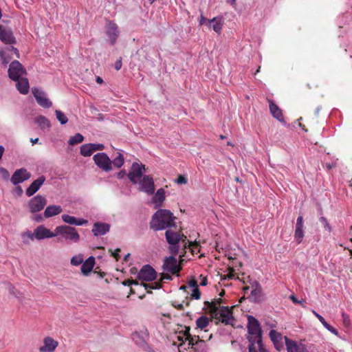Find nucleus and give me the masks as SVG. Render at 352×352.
<instances>
[{
    "instance_id": "nucleus-4",
    "label": "nucleus",
    "mask_w": 352,
    "mask_h": 352,
    "mask_svg": "<svg viewBox=\"0 0 352 352\" xmlns=\"http://www.w3.org/2000/svg\"><path fill=\"white\" fill-rule=\"evenodd\" d=\"M167 242L170 245L182 243L183 248H186L187 237L181 232H176L171 230H167L165 233Z\"/></svg>"
},
{
    "instance_id": "nucleus-16",
    "label": "nucleus",
    "mask_w": 352,
    "mask_h": 352,
    "mask_svg": "<svg viewBox=\"0 0 352 352\" xmlns=\"http://www.w3.org/2000/svg\"><path fill=\"white\" fill-rule=\"evenodd\" d=\"M0 40L7 45H12L16 43L12 30L2 25H0Z\"/></svg>"
},
{
    "instance_id": "nucleus-22",
    "label": "nucleus",
    "mask_w": 352,
    "mask_h": 352,
    "mask_svg": "<svg viewBox=\"0 0 352 352\" xmlns=\"http://www.w3.org/2000/svg\"><path fill=\"white\" fill-rule=\"evenodd\" d=\"M175 219L170 210L160 209L153 215L151 220H175Z\"/></svg>"
},
{
    "instance_id": "nucleus-42",
    "label": "nucleus",
    "mask_w": 352,
    "mask_h": 352,
    "mask_svg": "<svg viewBox=\"0 0 352 352\" xmlns=\"http://www.w3.org/2000/svg\"><path fill=\"white\" fill-rule=\"evenodd\" d=\"M83 262V257L82 255H76L72 258L71 264L75 266H78L82 264Z\"/></svg>"
},
{
    "instance_id": "nucleus-19",
    "label": "nucleus",
    "mask_w": 352,
    "mask_h": 352,
    "mask_svg": "<svg viewBox=\"0 0 352 352\" xmlns=\"http://www.w3.org/2000/svg\"><path fill=\"white\" fill-rule=\"evenodd\" d=\"M110 229V225L102 221H96L93 226L91 232L95 236L106 234Z\"/></svg>"
},
{
    "instance_id": "nucleus-45",
    "label": "nucleus",
    "mask_w": 352,
    "mask_h": 352,
    "mask_svg": "<svg viewBox=\"0 0 352 352\" xmlns=\"http://www.w3.org/2000/svg\"><path fill=\"white\" fill-rule=\"evenodd\" d=\"M192 298L198 300L201 298V292L199 287H196L192 289V292L191 294Z\"/></svg>"
},
{
    "instance_id": "nucleus-6",
    "label": "nucleus",
    "mask_w": 352,
    "mask_h": 352,
    "mask_svg": "<svg viewBox=\"0 0 352 352\" xmlns=\"http://www.w3.org/2000/svg\"><path fill=\"white\" fill-rule=\"evenodd\" d=\"M143 170H146L144 165L133 162L131 166V169L128 174L129 180L133 184H137L138 181L142 177Z\"/></svg>"
},
{
    "instance_id": "nucleus-18",
    "label": "nucleus",
    "mask_w": 352,
    "mask_h": 352,
    "mask_svg": "<svg viewBox=\"0 0 352 352\" xmlns=\"http://www.w3.org/2000/svg\"><path fill=\"white\" fill-rule=\"evenodd\" d=\"M58 345V341L47 336L43 339V345L38 348V351L39 352H54Z\"/></svg>"
},
{
    "instance_id": "nucleus-50",
    "label": "nucleus",
    "mask_w": 352,
    "mask_h": 352,
    "mask_svg": "<svg viewBox=\"0 0 352 352\" xmlns=\"http://www.w3.org/2000/svg\"><path fill=\"white\" fill-rule=\"evenodd\" d=\"M91 144L93 146L92 149H93L94 152H95L96 151H102L104 148V146L102 144L91 143Z\"/></svg>"
},
{
    "instance_id": "nucleus-64",
    "label": "nucleus",
    "mask_w": 352,
    "mask_h": 352,
    "mask_svg": "<svg viewBox=\"0 0 352 352\" xmlns=\"http://www.w3.org/2000/svg\"><path fill=\"white\" fill-rule=\"evenodd\" d=\"M67 222L70 224H74L76 226H82L84 223H87V221H67Z\"/></svg>"
},
{
    "instance_id": "nucleus-5",
    "label": "nucleus",
    "mask_w": 352,
    "mask_h": 352,
    "mask_svg": "<svg viewBox=\"0 0 352 352\" xmlns=\"http://www.w3.org/2000/svg\"><path fill=\"white\" fill-rule=\"evenodd\" d=\"M25 73V69L18 60H14L10 63L8 69V76L12 80H19Z\"/></svg>"
},
{
    "instance_id": "nucleus-26",
    "label": "nucleus",
    "mask_w": 352,
    "mask_h": 352,
    "mask_svg": "<svg viewBox=\"0 0 352 352\" xmlns=\"http://www.w3.org/2000/svg\"><path fill=\"white\" fill-rule=\"evenodd\" d=\"M270 337L274 343L275 348L277 349V351H280L283 348V345L281 344V334L275 330H271L270 332Z\"/></svg>"
},
{
    "instance_id": "nucleus-47",
    "label": "nucleus",
    "mask_w": 352,
    "mask_h": 352,
    "mask_svg": "<svg viewBox=\"0 0 352 352\" xmlns=\"http://www.w3.org/2000/svg\"><path fill=\"white\" fill-rule=\"evenodd\" d=\"M109 251L111 252V256H113L117 261H119L120 258L119 255V252H120V248L116 249L114 252H113L111 249H109Z\"/></svg>"
},
{
    "instance_id": "nucleus-57",
    "label": "nucleus",
    "mask_w": 352,
    "mask_h": 352,
    "mask_svg": "<svg viewBox=\"0 0 352 352\" xmlns=\"http://www.w3.org/2000/svg\"><path fill=\"white\" fill-rule=\"evenodd\" d=\"M206 22L208 23V20L203 14H201L199 21V25L201 26L204 24H205Z\"/></svg>"
},
{
    "instance_id": "nucleus-2",
    "label": "nucleus",
    "mask_w": 352,
    "mask_h": 352,
    "mask_svg": "<svg viewBox=\"0 0 352 352\" xmlns=\"http://www.w3.org/2000/svg\"><path fill=\"white\" fill-rule=\"evenodd\" d=\"M55 232L57 235L62 236L66 241H69L72 243H77L80 239V236L77 230L69 226H58L55 229Z\"/></svg>"
},
{
    "instance_id": "nucleus-40",
    "label": "nucleus",
    "mask_w": 352,
    "mask_h": 352,
    "mask_svg": "<svg viewBox=\"0 0 352 352\" xmlns=\"http://www.w3.org/2000/svg\"><path fill=\"white\" fill-rule=\"evenodd\" d=\"M55 113L56 116V118L60 122L61 124H65L67 122V118L61 111L56 110Z\"/></svg>"
},
{
    "instance_id": "nucleus-13",
    "label": "nucleus",
    "mask_w": 352,
    "mask_h": 352,
    "mask_svg": "<svg viewBox=\"0 0 352 352\" xmlns=\"http://www.w3.org/2000/svg\"><path fill=\"white\" fill-rule=\"evenodd\" d=\"M140 189L148 195L153 194L155 185L153 177L149 175H144L140 182Z\"/></svg>"
},
{
    "instance_id": "nucleus-34",
    "label": "nucleus",
    "mask_w": 352,
    "mask_h": 352,
    "mask_svg": "<svg viewBox=\"0 0 352 352\" xmlns=\"http://www.w3.org/2000/svg\"><path fill=\"white\" fill-rule=\"evenodd\" d=\"M92 148L93 146L91 143L83 144L80 146V154L84 157H89L94 153Z\"/></svg>"
},
{
    "instance_id": "nucleus-62",
    "label": "nucleus",
    "mask_w": 352,
    "mask_h": 352,
    "mask_svg": "<svg viewBox=\"0 0 352 352\" xmlns=\"http://www.w3.org/2000/svg\"><path fill=\"white\" fill-rule=\"evenodd\" d=\"M342 317H343V322L344 323L345 325H349V318L347 315H346L345 314H342Z\"/></svg>"
},
{
    "instance_id": "nucleus-7",
    "label": "nucleus",
    "mask_w": 352,
    "mask_h": 352,
    "mask_svg": "<svg viewBox=\"0 0 352 352\" xmlns=\"http://www.w3.org/2000/svg\"><path fill=\"white\" fill-rule=\"evenodd\" d=\"M216 314H218L217 318H215L218 320L216 324H218L219 322H221L225 324H232V322L234 320L232 316V312L230 309L228 307H222L220 311H217Z\"/></svg>"
},
{
    "instance_id": "nucleus-31",
    "label": "nucleus",
    "mask_w": 352,
    "mask_h": 352,
    "mask_svg": "<svg viewBox=\"0 0 352 352\" xmlns=\"http://www.w3.org/2000/svg\"><path fill=\"white\" fill-rule=\"evenodd\" d=\"M304 236V230H303V224L302 221H297L296 224V230L294 237L298 243H300L302 241V239Z\"/></svg>"
},
{
    "instance_id": "nucleus-63",
    "label": "nucleus",
    "mask_w": 352,
    "mask_h": 352,
    "mask_svg": "<svg viewBox=\"0 0 352 352\" xmlns=\"http://www.w3.org/2000/svg\"><path fill=\"white\" fill-rule=\"evenodd\" d=\"M312 312L313 314L316 316V318L320 321V322H323V320H324V318L321 316L319 314H318L316 311L314 310H312Z\"/></svg>"
},
{
    "instance_id": "nucleus-38",
    "label": "nucleus",
    "mask_w": 352,
    "mask_h": 352,
    "mask_svg": "<svg viewBox=\"0 0 352 352\" xmlns=\"http://www.w3.org/2000/svg\"><path fill=\"white\" fill-rule=\"evenodd\" d=\"M118 155L111 161L112 164L116 168H120L124 162V157L120 152L117 153Z\"/></svg>"
},
{
    "instance_id": "nucleus-1",
    "label": "nucleus",
    "mask_w": 352,
    "mask_h": 352,
    "mask_svg": "<svg viewBox=\"0 0 352 352\" xmlns=\"http://www.w3.org/2000/svg\"><path fill=\"white\" fill-rule=\"evenodd\" d=\"M249 352H267L262 343V330L258 321L252 316H248Z\"/></svg>"
},
{
    "instance_id": "nucleus-27",
    "label": "nucleus",
    "mask_w": 352,
    "mask_h": 352,
    "mask_svg": "<svg viewBox=\"0 0 352 352\" xmlns=\"http://www.w3.org/2000/svg\"><path fill=\"white\" fill-rule=\"evenodd\" d=\"M16 81L17 82L16 85L19 91L22 94H27L30 88L28 78L20 77Z\"/></svg>"
},
{
    "instance_id": "nucleus-33",
    "label": "nucleus",
    "mask_w": 352,
    "mask_h": 352,
    "mask_svg": "<svg viewBox=\"0 0 352 352\" xmlns=\"http://www.w3.org/2000/svg\"><path fill=\"white\" fill-rule=\"evenodd\" d=\"M304 349L303 346H298L295 341L287 338V352H303Z\"/></svg>"
},
{
    "instance_id": "nucleus-41",
    "label": "nucleus",
    "mask_w": 352,
    "mask_h": 352,
    "mask_svg": "<svg viewBox=\"0 0 352 352\" xmlns=\"http://www.w3.org/2000/svg\"><path fill=\"white\" fill-rule=\"evenodd\" d=\"M21 236L24 243H28V239L33 241L35 238L34 232H32L30 231L23 232Z\"/></svg>"
},
{
    "instance_id": "nucleus-12",
    "label": "nucleus",
    "mask_w": 352,
    "mask_h": 352,
    "mask_svg": "<svg viewBox=\"0 0 352 352\" xmlns=\"http://www.w3.org/2000/svg\"><path fill=\"white\" fill-rule=\"evenodd\" d=\"M31 177V173L24 168L15 170L11 177L10 181L14 185L22 183Z\"/></svg>"
},
{
    "instance_id": "nucleus-21",
    "label": "nucleus",
    "mask_w": 352,
    "mask_h": 352,
    "mask_svg": "<svg viewBox=\"0 0 352 352\" xmlns=\"http://www.w3.org/2000/svg\"><path fill=\"white\" fill-rule=\"evenodd\" d=\"M35 239L41 240L56 236V232H52L49 229L41 226L34 230Z\"/></svg>"
},
{
    "instance_id": "nucleus-8",
    "label": "nucleus",
    "mask_w": 352,
    "mask_h": 352,
    "mask_svg": "<svg viewBox=\"0 0 352 352\" xmlns=\"http://www.w3.org/2000/svg\"><path fill=\"white\" fill-rule=\"evenodd\" d=\"M138 277L141 280L152 281L156 279L157 272L151 265H145L138 272Z\"/></svg>"
},
{
    "instance_id": "nucleus-10",
    "label": "nucleus",
    "mask_w": 352,
    "mask_h": 352,
    "mask_svg": "<svg viewBox=\"0 0 352 352\" xmlns=\"http://www.w3.org/2000/svg\"><path fill=\"white\" fill-rule=\"evenodd\" d=\"M162 267L164 271L169 272L172 274H177L182 269L178 265L177 260L174 256L166 257Z\"/></svg>"
},
{
    "instance_id": "nucleus-23",
    "label": "nucleus",
    "mask_w": 352,
    "mask_h": 352,
    "mask_svg": "<svg viewBox=\"0 0 352 352\" xmlns=\"http://www.w3.org/2000/svg\"><path fill=\"white\" fill-rule=\"evenodd\" d=\"M222 302L221 298L214 299L212 302L205 301L204 305L210 309V313L213 318H217L218 314H216L219 310V307Z\"/></svg>"
},
{
    "instance_id": "nucleus-14",
    "label": "nucleus",
    "mask_w": 352,
    "mask_h": 352,
    "mask_svg": "<svg viewBox=\"0 0 352 352\" xmlns=\"http://www.w3.org/2000/svg\"><path fill=\"white\" fill-rule=\"evenodd\" d=\"M12 53L16 54V58H19V50L12 45L0 50V58L3 65H7L10 61Z\"/></svg>"
},
{
    "instance_id": "nucleus-51",
    "label": "nucleus",
    "mask_w": 352,
    "mask_h": 352,
    "mask_svg": "<svg viewBox=\"0 0 352 352\" xmlns=\"http://www.w3.org/2000/svg\"><path fill=\"white\" fill-rule=\"evenodd\" d=\"M228 271H229L228 274L224 276L223 279H226V278L232 279L234 278V268L229 267Z\"/></svg>"
},
{
    "instance_id": "nucleus-61",
    "label": "nucleus",
    "mask_w": 352,
    "mask_h": 352,
    "mask_svg": "<svg viewBox=\"0 0 352 352\" xmlns=\"http://www.w3.org/2000/svg\"><path fill=\"white\" fill-rule=\"evenodd\" d=\"M126 175V173L124 170H122L121 171H120L118 174H117V177L119 179H122L124 178L125 176Z\"/></svg>"
},
{
    "instance_id": "nucleus-44",
    "label": "nucleus",
    "mask_w": 352,
    "mask_h": 352,
    "mask_svg": "<svg viewBox=\"0 0 352 352\" xmlns=\"http://www.w3.org/2000/svg\"><path fill=\"white\" fill-rule=\"evenodd\" d=\"M185 340L188 341V345L193 346L194 345L197 344L199 341H201L199 340V336H190L189 338H186Z\"/></svg>"
},
{
    "instance_id": "nucleus-36",
    "label": "nucleus",
    "mask_w": 352,
    "mask_h": 352,
    "mask_svg": "<svg viewBox=\"0 0 352 352\" xmlns=\"http://www.w3.org/2000/svg\"><path fill=\"white\" fill-rule=\"evenodd\" d=\"M36 122L41 129H49L50 127V121L44 116L38 117Z\"/></svg>"
},
{
    "instance_id": "nucleus-9",
    "label": "nucleus",
    "mask_w": 352,
    "mask_h": 352,
    "mask_svg": "<svg viewBox=\"0 0 352 352\" xmlns=\"http://www.w3.org/2000/svg\"><path fill=\"white\" fill-rule=\"evenodd\" d=\"M105 32L109 38L111 45H113L116 43L120 34L118 25L113 21H107L106 24Z\"/></svg>"
},
{
    "instance_id": "nucleus-35",
    "label": "nucleus",
    "mask_w": 352,
    "mask_h": 352,
    "mask_svg": "<svg viewBox=\"0 0 352 352\" xmlns=\"http://www.w3.org/2000/svg\"><path fill=\"white\" fill-rule=\"evenodd\" d=\"M140 287L143 286L148 293H151V289H157L162 287V283L160 281L152 283H144L139 285Z\"/></svg>"
},
{
    "instance_id": "nucleus-48",
    "label": "nucleus",
    "mask_w": 352,
    "mask_h": 352,
    "mask_svg": "<svg viewBox=\"0 0 352 352\" xmlns=\"http://www.w3.org/2000/svg\"><path fill=\"white\" fill-rule=\"evenodd\" d=\"M122 283L124 285H128V286H131L132 285H137V286L139 285V283L136 280L128 279V280H124Z\"/></svg>"
},
{
    "instance_id": "nucleus-25",
    "label": "nucleus",
    "mask_w": 352,
    "mask_h": 352,
    "mask_svg": "<svg viewBox=\"0 0 352 352\" xmlns=\"http://www.w3.org/2000/svg\"><path fill=\"white\" fill-rule=\"evenodd\" d=\"M175 225V221H151L150 228L155 231L162 230Z\"/></svg>"
},
{
    "instance_id": "nucleus-53",
    "label": "nucleus",
    "mask_w": 352,
    "mask_h": 352,
    "mask_svg": "<svg viewBox=\"0 0 352 352\" xmlns=\"http://www.w3.org/2000/svg\"><path fill=\"white\" fill-rule=\"evenodd\" d=\"M188 247L190 248L192 254H194V252L197 250L199 252V244L197 243H190V244H188Z\"/></svg>"
},
{
    "instance_id": "nucleus-32",
    "label": "nucleus",
    "mask_w": 352,
    "mask_h": 352,
    "mask_svg": "<svg viewBox=\"0 0 352 352\" xmlns=\"http://www.w3.org/2000/svg\"><path fill=\"white\" fill-rule=\"evenodd\" d=\"M165 199V190L164 188H160L153 197V201L156 206H160Z\"/></svg>"
},
{
    "instance_id": "nucleus-39",
    "label": "nucleus",
    "mask_w": 352,
    "mask_h": 352,
    "mask_svg": "<svg viewBox=\"0 0 352 352\" xmlns=\"http://www.w3.org/2000/svg\"><path fill=\"white\" fill-rule=\"evenodd\" d=\"M84 140V137L80 133H76L69 140V144L75 145L81 143Z\"/></svg>"
},
{
    "instance_id": "nucleus-15",
    "label": "nucleus",
    "mask_w": 352,
    "mask_h": 352,
    "mask_svg": "<svg viewBox=\"0 0 352 352\" xmlns=\"http://www.w3.org/2000/svg\"><path fill=\"white\" fill-rule=\"evenodd\" d=\"M32 94L36 98L37 103L44 107L49 108L52 106V103L46 98L45 93L36 87H33L32 89Z\"/></svg>"
},
{
    "instance_id": "nucleus-43",
    "label": "nucleus",
    "mask_w": 352,
    "mask_h": 352,
    "mask_svg": "<svg viewBox=\"0 0 352 352\" xmlns=\"http://www.w3.org/2000/svg\"><path fill=\"white\" fill-rule=\"evenodd\" d=\"M181 245L182 246V243H175V245H170V253L173 255H177L179 252V250Z\"/></svg>"
},
{
    "instance_id": "nucleus-3",
    "label": "nucleus",
    "mask_w": 352,
    "mask_h": 352,
    "mask_svg": "<svg viewBox=\"0 0 352 352\" xmlns=\"http://www.w3.org/2000/svg\"><path fill=\"white\" fill-rule=\"evenodd\" d=\"M93 160L98 167L102 170L107 172L112 169L111 160L106 153H98L94 155Z\"/></svg>"
},
{
    "instance_id": "nucleus-29",
    "label": "nucleus",
    "mask_w": 352,
    "mask_h": 352,
    "mask_svg": "<svg viewBox=\"0 0 352 352\" xmlns=\"http://www.w3.org/2000/svg\"><path fill=\"white\" fill-rule=\"evenodd\" d=\"M62 208L60 206L51 205L46 208L44 215L46 218H50L61 213Z\"/></svg>"
},
{
    "instance_id": "nucleus-52",
    "label": "nucleus",
    "mask_w": 352,
    "mask_h": 352,
    "mask_svg": "<svg viewBox=\"0 0 352 352\" xmlns=\"http://www.w3.org/2000/svg\"><path fill=\"white\" fill-rule=\"evenodd\" d=\"M187 182L188 180L186 177L182 175H179L177 179V183L179 184H187Z\"/></svg>"
},
{
    "instance_id": "nucleus-24",
    "label": "nucleus",
    "mask_w": 352,
    "mask_h": 352,
    "mask_svg": "<svg viewBox=\"0 0 352 352\" xmlns=\"http://www.w3.org/2000/svg\"><path fill=\"white\" fill-rule=\"evenodd\" d=\"M95 265V258L94 256H90L85 261L82 262L81 266V272L82 273L87 276L93 270Z\"/></svg>"
},
{
    "instance_id": "nucleus-59",
    "label": "nucleus",
    "mask_w": 352,
    "mask_h": 352,
    "mask_svg": "<svg viewBox=\"0 0 352 352\" xmlns=\"http://www.w3.org/2000/svg\"><path fill=\"white\" fill-rule=\"evenodd\" d=\"M122 60H121V58L118 60L116 63H115V69L118 71L121 69L122 67Z\"/></svg>"
},
{
    "instance_id": "nucleus-28",
    "label": "nucleus",
    "mask_w": 352,
    "mask_h": 352,
    "mask_svg": "<svg viewBox=\"0 0 352 352\" xmlns=\"http://www.w3.org/2000/svg\"><path fill=\"white\" fill-rule=\"evenodd\" d=\"M212 23H214L212 25L213 30L218 34H220L223 25L222 17H214L212 19H208V25L210 27Z\"/></svg>"
},
{
    "instance_id": "nucleus-11",
    "label": "nucleus",
    "mask_w": 352,
    "mask_h": 352,
    "mask_svg": "<svg viewBox=\"0 0 352 352\" xmlns=\"http://www.w3.org/2000/svg\"><path fill=\"white\" fill-rule=\"evenodd\" d=\"M46 199L41 195H36L29 201V208L31 212H39L46 205Z\"/></svg>"
},
{
    "instance_id": "nucleus-30",
    "label": "nucleus",
    "mask_w": 352,
    "mask_h": 352,
    "mask_svg": "<svg viewBox=\"0 0 352 352\" xmlns=\"http://www.w3.org/2000/svg\"><path fill=\"white\" fill-rule=\"evenodd\" d=\"M270 110L272 115L280 122L284 121V118L281 109L274 102H270Z\"/></svg>"
},
{
    "instance_id": "nucleus-60",
    "label": "nucleus",
    "mask_w": 352,
    "mask_h": 352,
    "mask_svg": "<svg viewBox=\"0 0 352 352\" xmlns=\"http://www.w3.org/2000/svg\"><path fill=\"white\" fill-rule=\"evenodd\" d=\"M289 298L293 301L294 303L295 304H302V302L301 300H298L296 297L292 294L289 296Z\"/></svg>"
},
{
    "instance_id": "nucleus-56",
    "label": "nucleus",
    "mask_w": 352,
    "mask_h": 352,
    "mask_svg": "<svg viewBox=\"0 0 352 352\" xmlns=\"http://www.w3.org/2000/svg\"><path fill=\"white\" fill-rule=\"evenodd\" d=\"M172 305L178 310H183L184 309V305L183 303H178L177 302H173Z\"/></svg>"
},
{
    "instance_id": "nucleus-55",
    "label": "nucleus",
    "mask_w": 352,
    "mask_h": 352,
    "mask_svg": "<svg viewBox=\"0 0 352 352\" xmlns=\"http://www.w3.org/2000/svg\"><path fill=\"white\" fill-rule=\"evenodd\" d=\"M62 220H84L83 219H76L74 217L69 216L68 214H63L62 216Z\"/></svg>"
},
{
    "instance_id": "nucleus-49",
    "label": "nucleus",
    "mask_w": 352,
    "mask_h": 352,
    "mask_svg": "<svg viewBox=\"0 0 352 352\" xmlns=\"http://www.w3.org/2000/svg\"><path fill=\"white\" fill-rule=\"evenodd\" d=\"M190 327H185V330L184 331H180L179 332V334H183L184 335V337L186 338H189L191 336L190 333Z\"/></svg>"
},
{
    "instance_id": "nucleus-46",
    "label": "nucleus",
    "mask_w": 352,
    "mask_h": 352,
    "mask_svg": "<svg viewBox=\"0 0 352 352\" xmlns=\"http://www.w3.org/2000/svg\"><path fill=\"white\" fill-rule=\"evenodd\" d=\"M0 173L2 176V178L5 180L8 179L10 177V173L7 169L3 167H0Z\"/></svg>"
},
{
    "instance_id": "nucleus-54",
    "label": "nucleus",
    "mask_w": 352,
    "mask_h": 352,
    "mask_svg": "<svg viewBox=\"0 0 352 352\" xmlns=\"http://www.w3.org/2000/svg\"><path fill=\"white\" fill-rule=\"evenodd\" d=\"M188 285L192 289L198 287L197 282L193 277L188 281Z\"/></svg>"
},
{
    "instance_id": "nucleus-37",
    "label": "nucleus",
    "mask_w": 352,
    "mask_h": 352,
    "mask_svg": "<svg viewBox=\"0 0 352 352\" xmlns=\"http://www.w3.org/2000/svg\"><path fill=\"white\" fill-rule=\"evenodd\" d=\"M211 320L206 316H201L196 320L197 327L201 329L206 328Z\"/></svg>"
},
{
    "instance_id": "nucleus-58",
    "label": "nucleus",
    "mask_w": 352,
    "mask_h": 352,
    "mask_svg": "<svg viewBox=\"0 0 352 352\" xmlns=\"http://www.w3.org/2000/svg\"><path fill=\"white\" fill-rule=\"evenodd\" d=\"M171 279H172V277L170 275H169L168 274H162L160 281L161 282L163 280H171Z\"/></svg>"
},
{
    "instance_id": "nucleus-17",
    "label": "nucleus",
    "mask_w": 352,
    "mask_h": 352,
    "mask_svg": "<svg viewBox=\"0 0 352 352\" xmlns=\"http://www.w3.org/2000/svg\"><path fill=\"white\" fill-rule=\"evenodd\" d=\"M252 290L251 292V294L250 296V298L253 300L254 302H261L264 300V294L263 292V289L260 284L255 281L252 285Z\"/></svg>"
},
{
    "instance_id": "nucleus-20",
    "label": "nucleus",
    "mask_w": 352,
    "mask_h": 352,
    "mask_svg": "<svg viewBox=\"0 0 352 352\" xmlns=\"http://www.w3.org/2000/svg\"><path fill=\"white\" fill-rule=\"evenodd\" d=\"M45 181V177L44 176H41L34 180L30 186L26 189L25 194L28 197H30L36 193L43 183Z\"/></svg>"
}]
</instances>
